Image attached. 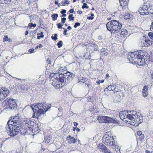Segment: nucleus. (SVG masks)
Segmentation results:
<instances>
[{
  "label": "nucleus",
  "instance_id": "nucleus-1",
  "mask_svg": "<svg viewBox=\"0 0 153 153\" xmlns=\"http://www.w3.org/2000/svg\"><path fill=\"white\" fill-rule=\"evenodd\" d=\"M49 107L45 103H39L36 105H32L30 107L33 112V117H36L42 114H45L48 110V107Z\"/></svg>",
  "mask_w": 153,
  "mask_h": 153
},
{
  "label": "nucleus",
  "instance_id": "nucleus-2",
  "mask_svg": "<svg viewBox=\"0 0 153 153\" xmlns=\"http://www.w3.org/2000/svg\"><path fill=\"white\" fill-rule=\"evenodd\" d=\"M122 25L119 21L112 20L108 22L106 26L108 30L110 31L111 33H120Z\"/></svg>",
  "mask_w": 153,
  "mask_h": 153
},
{
  "label": "nucleus",
  "instance_id": "nucleus-3",
  "mask_svg": "<svg viewBox=\"0 0 153 153\" xmlns=\"http://www.w3.org/2000/svg\"><path fill=\"white\" fill-rule=\"evenodd\" d=\"M22 122L20 120L19 117L17 116H13V117H11L10 119L7 123V125L6 127V130L7 133V132L8 128V131H9L10 129H14V128H19L20 127L21 125H22Z\"/></svg>",
  "mask_w": 153,
  "mask_h": 153
},
{
  "label": "nucleus",
  "instance_id": "nucleus-4",
  "mask_svg": "<svg viewBox=\"0 0 153 153\" xmlns=\"http://www.w3.org/2000/svg\"><path fill=\"white\" fill-rule=\"evenodd\" d=\"M3 103V107L4 109H7V110H14L15 111L19 109L16 100L8 98L4 101Z\"/></svg>",
  "mask_w": 153,
  "mask_h": 153
},
{
  "label": "nucleus",
  "instance_id": "nucleus-5",
  "mask_svg": "<svg viewBox=\"0 0 153 153\" xmlns=\"http://www.w3.org/2000/svg\"><path fill=\"white\" fill-rule=\"evenodd\" d=\"M22 125H21L20 127L19 128H15L14 129H10L9 131H8V128L7 132L8 134L11 137H13L17 135L19 133H20L21 134H25L26 133L28 132V129L27 128L24 127L22 126Z\"/></svg>",
  "mask_w": 153,
  "mask_h": 153
},
{
  "label": "nucleus",
  "instance_id": "nucleus-6",
  "mask_svg": "<svg viewBox=\"0 0 153 153\" xmlns=\"http://www.w3.org/2000/svg\"><path fill=\"white\" fill-rule=\"evenodd\" d=\"M65 74H59V78L56 80L55 82H53L52 85L56 88L59 89L67 85V82L65 81L64 77L66 76Z\"/></svg>",
  "mask_w": 153,
  "mask_h": 153
},
{
  "label": "nucleus",
  "instance_id": "nucleus-7",
  "mask_svg": "<svg viewBox=\"0 0 153 153\" xmlns=\"http://www.w3.org/2000/svg\"><path fill=\"white\" fill-rule=\"evenodd\" d=\"M138 11L141 15L152 14L153 12V7L149 3L144 2L142 7L139 8Z\"/></svg>",
  "mask_w": 153,
  "mask_h": 153
},
{
  "label": "nucleus",
  "instance_id": "nucleus-8",
  "mask_svg": "<svg viewBox=\"0 0 153 153\" xmlns=\"http://www.w3.org/2000/svg\"><path fill=\"white\" fill-rule=\"evenodd\" d=\"M98 120L100 123H118V120L113 118L106 116H99Z\"/></svg>",
  "mask_w": 153,
  "mask_h": 153
},
{
  "label": "nucleus",
  "instance_id": "nucleus-9",
  "mask_svg": "<svg viewBox=\"0 0 153 153\" xmlns=\"http://www.w3.org/2000/svg\"><path fill=\"white\" fill-rule=\"evenodd\" d=\"M102 142H105L104 143L109 146H111L114 144V140L113 137L106 134L102 138Z\"/></svg>",
  "mask_w": 153,
  "mask_h": 153
},
{
  "label": "nucleus",
  "instance_id": "nucleus-10",
  "mask_svg": "<svg viewBox=\"0 0 153 153\" xmlns=\"http://www.w3.org/2000/svg\"><path fill=\"white\" fill-rule=\"evenodd\" d=\"M137 53H138L136 52L135 51L134 52H131L128 55V59H129L131 63L132 64H135V63H136L137 60V58H138V56Z\"/></svg>",
  "mask_w": 153,
  "mask_h": 153
},
{
  "label": "nucleus",
  "instance_id": "nucleus-11",
  "mask_svg": "<svg viewBox=\"0 0 153 153\" xmlns=\"http://www.w3.org/2000/svg\"><path fill=\"white\" fill-rule=\"evenodd\" d=\"M125 112V111H120L119 114V116L121 120H122L124 122L127 123H128L130 124L131 125H133L134 124H133L134 122H132V121H129L127 119L128 118H130L131 117V115H129L128 117L127 116L123 115V114Z\"/></svg>",
  "mask_w": 153,
  "mask_h": 153
},
{
  "label": "nucleus",
  "instance_id": "nucleus-12",
  "mask_svg": "<svg viewBox=\"0 0 153 153\" xmlns=\"http://www.w3.org/2000/svg\"><path fill=\"white\" fill-rule=\"evenodd\" d=\"M9 91L6 88H1L0 89V100H4L8 95Z\"/></svg>",
  "mask_w": 153,
  "mask_h": 153
},
{
  "label": "nucleus",
  "instance_id": "nucleus-13",
  "mask_svg": "<svg viewBox=\"0 0 153 153\" xmlns=\"http://www.w3.org/2000/svg\"><path fill=\"white\" fill-rule=\"evenodd\" d=\"M64 74H67L64 78L65 81H66L67 82V84L72 81L73 78L75 77V74L72 73H71L70 72H68L66 73H65Z\"/></svg>",
  "mask_w": 153,
  "mask_h": 153
},
{
  "label": "nucleus",
  "instance_id": "nucleus-14",
  "mask_svg": "<svg viewBox=\"0 0 153 153\" xmlns=\"http://www.w3.org/2000/svg\"><path fill=\"white\" fill-rule=\"evenodd\" d=\"M125 112L123 113H124L123 114V115L126 116L128 117L129 115H131V117L130 118H128L127 119L129 120V121H131V119H132L135 118L136 117V116L135 114H136V111H124Z\"/></svg>",
  "mask_w": 153,
  "mask_h": 153
},
{
  "label": "nucleus",
  "instance_id": "nucleus-15",
  "mask_svg": "<svg viewBox=\"0 0 153 153\" xmlns=\"http://www.w3.org/2000/svg\"><path fill=\"white\" fill-rule=\"evenodd\" d=\"M44 141L46 144L52 143V137L50 134L45 135Z\"/></svg>",
  "mask_w": 153,
  "mask_h": 153
},
{
  "label": "nucleus",
  "instance_id": "nucleus-16",
  "mask_svg": "<svg viewBox=\"0 0 153 153\" xmlns=\"http://www.w3.org/2000/svg\"><path fill=\"white\" fill-rule=\"evenodd\" d=\"M141 45L143 47H148L152 44L150 40H143L141 42Z\"/></svg>",
  "mask_w": 153,
  "mask_h": 153
},
{
  "label": "nucleus",
  "instance_id": "nucleus-17",
  "mask_svg": "<svg viewBox=\"0 0 153 153\" xmlns=\"http://www.w3.org/2000/svg\"><path fill=\"white\" fill-rule=\"evenodd\" d=\"M34 125V123L32 121L30 120H27L25 122V126L27 127L28 130H30V128L31 129V127H33Z\"/></svg>",
  "mask_w": 153,
  "mask_h": 153
},
{
  "label": "nucleus",
  "instance_id": "nucleus-18",
  "mask_svg": "<svg viewBox=\"0 0 153 153\" xmlns=\"http://www.w3.org/2000/svg\"><path fill=\"white\" fill-rule=\"evenodd\" d=\"M136 52H137L138 53H137V55L139 57H142V58H145V57H146V56H145V54L146 52L144 51H143L141 50H139L137 51H136Z\"/></svg>",
  "mask_w": 153,
  "mask_h": 153
},
{
  "label": "nucleus",
  "instance_id": "nucleus-19",
  "mask_svg": "<svg viewBox=\"0 0 153 153\" xmlns=\"http://www.w3.org/2000/svg\"><path fill=\"white\" fill-rule=\"evenodd\" d=\"M135 115L136 116V117H135V118L134 119H131L132 122H134V123L133 124H134L133 125H135V123H136L137 122L139 123H140L143 122V119H140V118H137V117H138V115L137 114V113L136 112V114H135Z\"/></svg>",
  "mask_w": 153,
  "mask_h": 153
},
{
  "label": "nucleus",
  "instance_id": "nucleus-20",
  "mask_svg": "<svg viewBox=\"0 0 153 153\" xmlns=\"http://www.w3.org/2000/svg\"><path fill=\"white\" fill-rule=\"evenodd\" d=\"M67 139L68 141V143L70 144L74 143L76 141V139L74 137H71V136H69L67 138Z\"/></svg>",
  "mask_w": 153,
  "mask_h": 153
},
{
  "label": "nucleus",
  "instance_id": "nucleus-21",
  "mask_svg": "<svg viewBox=\"0 0 153 153\" xmlns=\"http://www.w3.org/2000/svg\"><path fill=\"white\" fill-rule=\"evenodd\" d=\"M145 59H146V58H142L141 59H140V62H136V63H135V64H137L140 66L143 65L146 63H147V60H146V61H145Z\"/></svg>",
  "mask_w": 153,
  "mask_h": 153
},
{
  "label": "nucleus",
  "instance_id": "nucleus-22",
  "mask_svg": "<svg viewBox=\"0 0 153 153\" xmlns=\"http://www.w3.org/2000/svg\"><path fill=\"white\" fill-rule=\"evenodd\" d=\"M113 101L114 102H117L119 101V98H120V96L118 95H117L115 94V93H114V94L113 96Z\"/></svg>",
  "mask_w": 153,
  "mask_h": 153
},
{
  "label": "nucleus",
  "instance_id": "nucleus-23",
  "mask_svg": "<svg viewBox=\"0 0 153 153\" xmlns=\"http://www.w3.org/2000/svg\"><path fill=\"white\" fill-rule=\"evenodd\" d=\"M97 148L99 149H101V150L104 151V150L107 148V147L102 143H101L98 145Z\"/></svg>",
  "mask_w": 153,
  "mask_h": 153
},
{
  "label": "nucleus",
  "instance_id": "nucleus-24",
  "mask_svg": "<svg viewBox=\"0 0 153 153\" xmlns=\"http://www.w3.org/2000/svg\"><path fill=\"white\" fill-rule=\"evenodd\" d=\"M119 34L120 33L121 35H123L124 37L125 36H126L128 34V31L125 29H122V30L121 31L120 33H119Z\"/></svg>",
  "mask_w": 153,
  "mask_h": 153
},
{
  "label": "nucleus",
  "instance_id": "nucleus-25",
  "mask_svg": "<svg viewBox=\"0 0 153 153\" xmlns=\"http://www.w3.org/2000/svg\"><path fill=\"white\" fill-rule=\"evenodd\" d=\"M115 86V85H109L107 87V90L108 91H116L115 89H116V88H114Z\"/></svg>",
  "mask_w": 153,
  "mask_h": 153
},
{
  "label": "nucleus",
  "instance_id": "nucleus-26",
  "mask_svg": "<svg viewBox=\"0 0 153 153\" xmlns=\"http://www.w3.org/2000/svg\"><path fill=\"white\" fill-rule=\"evenodd\" d=\"M101 52L103 55H104L105 56H107L108 54V50L105 48H102L101 50Z\"/></svg>",
  "mask_w": 153,
  "mask_h": 153
},
{
  "label": "nucleus",
  "instance_id": "nucleus-27",
  "mask_svg": "<svg viewBox=\"0 0 153 153\" xmlns=\"http://www.w3.org/2000/svg\"><path fill=\"white\" fill-rule=\"evenodd\" d=\"M89 46L92 47L93 48L94 51H97L98 50V48H97V45H96L95 44L92 43H89Z\"/></svg>",
  "mask_w": 153,
  "mask_h": 153
},
{
  "label": "nucleus",
  "instance_id": "nucleus-28",
  "mask_svg": "<svg viewBox=\"0 0 153 153\" xmlns=\"http://www.w3.org/2000/svg\"><path fill=\"white\" fill-rule=\"evenodd\" d=\"M132 15L129 13H126L125 14L124 18L125 19L128 20L131 18Z\"/></svg>",
  "mask_w": 153,
  "mask_h": 153
},
{
  "label": "nucleus",
  "instance_id": "nucleus-29",
  "mask_svg": "<svg viewBox=\"0 0 153 153\" xmlns=\"http://www.w3.org/2000/svg\"><path fill=\"white\" fill-rule=\"evenodd\" d=\"M11 0H0V3L1 4L5 3L9 4Z\"/></svg>",
  "mask_w": 153,
  "mask_h": 153
},
{
  "label": "nucleus",
  "instance_id": "nucleus-30",
  "mask_svg": "<svg viewBox=\"0 0 153 153\" xmlns=\"http://www.w3.org/2000/svg\"><path fill=\"white\" fill-rule=\"evenodd\" d=\"M58 16V15L57 14H54L51 15V17L53 21H55L56 20Z\"/></svg>",
  "mask_w": 153,
  "mask_h": 153
},
{
  "label": "nucleus",
  "instance_id": "nucleus-31",
  "mask_svg": "<svg viewBox=\"0 0 153 153\" xmlns=\"http://www.w3.org/2000/svg\"><path fill=\"white\" fill-rule=\"evenodd\" d=\"M61 4H62V5L65 6L66 4H69V2L67 0H64L62 1Z\"/></svg>",
  "mask_w": 153,
  "mask_h": 153
},
{
  "label": "nucleus",
  "instance_id": "nucleus-32",
  "mask_svg": "<svg viewBox=\"0 0 153 153\" xmlns=\"http://www.w3.org/2000/svg\"><path fill=\"white\" fill-rule=\"evenodd\" d=\"M34 126V127H33V128L32 129L33 130L34 129L35 131H38L39 130V125H38V124L36 125L35 124Z\"/></svg>",
  "mask_w": 153,
  "mask_h": 153
},
{
  "label": "nucleus",
  "instance_id": "nucleus-33",
  "mask_svg": "<svg viewBox=\"0 0 153 153\" xmlns=\"http://www.w3.org/2000/svg\"><path fill=\"white\" fill-rule=\"evenodd\" d=\"M148 57H149L148 59H149V61L153 63V53Z\"/></svg>",
  "mask_w": 153,
  "mask_h": 153
},
{
  "label": "nucleus",
  "instance_id": "nucleus-34",
  "mask_svg": "<svg viewBox=\"0 0 153 153\" xmlns=\"http://www.w3.org/2000/svg\"><path fill=\"white\" fill-rule=\"evenodd\" d=\"M73 15L72 14H70L68 16V18L70 21H73L74 20V17L73 16Z\"/></svg>",
  "mask_w": 153,
  "mask_h": 153
},
{
  "label": "nucleus",
  "instance_id": "nucleus-35",
  "mask_svg": "<svg viewBox=\"0 0 153 153\" xmlns=\"http://www.w3.org/2000/svg\"><path fill=\"white\" fill-rule=\"evenodd\" d=\"M143 95L144 97H146L148 95V91H147L143 90Z\"/></svg>",
  "mask_w": 153,
  "mask_h": 153
},
{
  "label": "nucleus",
  "instance_id": "nucleus-36",
  "mask_svg": "<svg viewBox=\"0 0 153 153\" xmlns=\"http://www.w3.org/2000/svg\"><path fill=\"white\" fill-rule=\"evenodd\" d=\"M120 148L118 147L115 149V150H114V153H120Z\"/></svg>",
  "mask_w": 153,
  "mask_h": 153
},
{
  "label": "nucleus",
  "instance_id": "nucleus-37",
  "mask_svg": "<svg viewBox=\"0 0 153 153\" xmlns=\"http://www.w3.org/2000/svg\"><path fill=\"white\" fill-rule=\"evenodd\" d=\"M57 45L59 48H61L62 46V41H59L57 44Z\"/></svg>",
  "mask_w": 153,
  "mask_h": 153
},
{
  "label": "nucleus",
  "instance_id": "nucleus-38",
  "mask_svg": "<svg viewBox=\"0 0 153 153\" xmlns=\"http://www.w3.org/2000/svg\"><path fill=\"white\" fill-rule=\"evenodd\" d=\"M57 34H55L54 35V36H51L52 39L55 41H56L57 39Z\"/></svg>",
  "mask_w": 153,
  "mask_h": 153
},
{
  "label": "nucleus",
  "instance_id": "nucleus-39",
  "mask_svg": "<svg viewBox=\"0 0 153 153\" xmlns=\"http://www.w3.org/2000/svg\"><path fill=\"white\" fill-rule=\"evenodd\" d=\"M28 26L30 27H35L36 26V24H33V23H30L28 24Z\"/></svg>",
  "mask_w": 153,
  "mask_h": 153
},
{
  "label": "nucleus",
  "instance_id": "nucleus-40",
  "mask_svg": "<svg viewBox=\"0 0 153 153\" xmlns=\"http://www.w3.org/2000/svg\"><path fill=\"white\" fill-rule=\"evenodd\" d=\"M148 36L150 39H153V32H149L148 33Z\"/></svg>",
  "mask_w": 153,
  "mask_h": 153
},
{
  "label": "nucleus",
  "instance_id": "nucleus-41",
  "mask_svg": "<svg viewBox=\"0 0 153 153\" xmlns=\"http://www.w3.org/2000/svg\"><path fill=\"white\" fill-rule=\"evenodd\" d=\"M82 9H84L85 8L88 9V6L87 5V4L85 3H83V5L82 6Z\"/></svg>",
  "mask_w": 153,
  "mask_h": 153
},
{
  "label": "nucleus",
  "instance_id": "nucleus-42",
  "mask_svg": "<svg viewBox=\"0 0 153 153\" xmlns=\"http://www.w3.org/2000/svg\"><path fill=\"white\" fill-rule=\"evenodd\" d=\"M105 150H104V152L105 153H112L111 151H110V150H109V149H108V148H107L106 149H105Z\"/></svg>",
  "mask_w": 153,
  "mask_h": 153
},
{
  "label": "nucleus",
  "instance_id": "nucleus-43",
  "mask_svg": "<svg viewBox=\"0 0 153 153\" xmlns=\"http://www.w3.org/2000/svg\"><path fill=\"white\" fill-rule=\"evenodd\" d=\"M8 38V36L7 35H5L3 38V42H4L7 41Z\"/></svg>",
  "mask_w": 153,
  "mask_h": 153
},
{
  "label": "nucleus",
  "instance_id": "nucleus-44",
  "mask_svg": "<svg viewBox=\"0 0 153 153\" xmlns=\"http://www.w3.org/2000/svg\"><path fill=\"white\" fill-rule=\"evenodd\" d=\"M56 25L57 26V27L59 29L62 28V25H61V23H57Z\"/></svg>",
  "mask_w": 153,
  "mask_h": 153
},
{
  "label": "nucleus",
  "instance_id": "nucleus-45",
  "mask_svg": "<svg viewBox=\"0 0 153 153\" xmlns=\"http://www.w3.org/2000/svg\"><path fill=\"white\" fill-rule=\"evenodd\" d=\"M80 24L79 23L76 22L75 24L74 25V27L75 28H76V27H77V26H80Z\"/></svg>",
  "mask_w": 153,
  "mask_h": 153
},
{
  "label": "nucleus",
  "instance_id": "nucleus-46",
  "mask_svg": "<svg viewBox=\"0 0 153 153\" xmlns=\"http://www.w3.org/2000/svg\"><path fill=\"white\" fill-rule=\"evenodd\" d=\"M66 18L65 17L62 18L61 19V22L62 23V24H64L66 20Z\"/></svg>",
  "mask_w": 153,
  "mask_h": 153
},
{
  "label": "nucleus",
  "instance_id": "nucleus-47",
  "mask_svg": "<svg viewBox=\"0 0 153 153\" xmlns=\"http://www.w3.org/2000/svg\"><path fill=\"white\" fill-rule=\"evenodd\" d=\"M148 85H146L143 87V90H144V91L145 90L146 91H148Z\"/></svg>",
  "mask_w": 153,
  "mask_h": 153
},
{
  "label": "nucleus",
  "instance_id": "nucleus-48",
  "mask_svg": "<svg viewBox=\"0 0 153 153\" xmlns=\"http://www.w3.org/2000/svg\"><path fill=\"white\" fill-rule=\"evenodd\" d=\"M43 32H41L40 33H38L37 34V35L39 36V35H40V36H41V38H43L44 37V36L43 35Z\"/></svg>",
  "mask_w": 153,
  "mask_h": 153
},
{
  "label": "nucleus",
  "instance_id": "nucleus-49",
  "mask_svg": "<svg viewBox=\"0 0 153 153\" xmlns=\"http://www.w3.org/2000/svg\"><path fill=\"white\" fill-rule=\"evenodd\" d=\"M139 138L140 140H143L144 138V135L143 134H142L139 136Z\"/></svg>",
  "mask_w": 153,
  "mask_h": 153
},
{
  "label": "nucleus",
  "instance_id": "nucleus-50",
  "mask_svg": "<svg viewBox=\"0 0 153 153\" xmlns=\"http://www.w3.org/2000/svg\"><path fill=\"white\" fill-rule=\"evenodd\" d=\"M123 4L124 5V6H127L128 4V2L126 1V0L125 1H123Z\"/></svg>",
  "mask_w": 153,
  "mask_h": 153
},
{
  "label": "nucleus",
  "instance_id": "nucleus-51",
  "mask_svg": "<svg viewBox=\"0 0 153 153\" xmlns=\"http://www.w3.org/2000/svg\"><path fill=\"white\" fill-rule=\"evenodd\" d=\"M34 49H33V48H31V49H29L28 50V51L30 53H33V52H34Z\"/></svg>",
  "mask_w": 153,
  "mask_h": 153
},
{
  "label": "nucleus",
  "instance_id": "nucleus-52",
  "mask_svg": "<svg viewBox=\"0 0 153 153\" xmlns=\"http://www.w3.org/2000/svg\"><path fill=\"white\" fill-rule=\"evenodd\" d=\"M64 30L63 33L64 35L65 36L67 35L66 33L67 32L68 30L67 29L64 28Z\"/></svg>",
  "mask_w": 153,
  "mask_h": 153
},
{
  "label": "nucleus",
  "instance_id": "nucleus-53",
  "mask_svg": "<svg viewBox=\"0 0 153 153\" xmlns=\"http://www.w3.org/2000/svg\"><path fill=\"white\" fill-rule=\"evenodd\" d=\"M66 12V10H65L63 9L62 10V11L60 12V13L62 14H64Z\"/></svg>",
  "mask_w": 153,
  "mask_h": 153
},
{
  "label": "nucleus",
  "instance_id": "nucleus-54",
  "mask_svg": "<svg viewBox=\"0 0 153 153\" xmlns=\"http://www.w3.org/2000/svg\"><path fill=\"white\" fill-rule=\"evenodd\" d=\"M142 134V132L141 131H137V136H139L140 135H141Z\"/></svg>",
  "mask_w": 153,
  "mask_h": 153
},
{
  "label": "nucleus",
  "instance_id": "nucleus-55",
  "mask_svg": "<svg viewBox=\"0 0 153 153\" xmlns=\"http://www.w3.org/2000/svg\"><path fill=\"white\" fill-rule=\"evenodd\" d=\"M150 29L151 30L153 31V22H152V24L150 26Z\"/></svg>",
  "mask_w": 153,
  "mask_h": 153
},
{
  "label": "nucleus",
  "instance_id": "nucleus-56",
  "mask_svg": "<svg viewBox=\"0 0 153 153\" xmlns=\"http://www.w3.org/2000/svg\"><path fill=\"white\" fill-rule=\"evenodd\" d=\"M87 19L89 20H92L94 19V17L92 16H88V17Z\"/></svg>",
  "mask_w": 153,
  "mask_h": 153
},
{
  "label": "nucleus",
  "instance_id": "nucleus-57",
  "mask_svg": "<svg viewBox=\"0 0 153 153\" xmlns=\"http://www.w3.org/2000/svg\"><path fill=\"white\" fill-rule=\"evenodd\" d=\"M142 58V57H139L138 58H137V62H140V59H141Z\"/></svg>",
  "mask_w": 153,
  "mask_h": 153
},
{
  "label": "nucleus",
  "instance_id": "nucleus-58",
  "mask_svg": "<svg viewBox=\"0 0 153 153\" xmlns=\"http://www.w3.org/2000/svg\"><path fill=\"white\" fill-rule=\"evenodd\" d=\"M74 11V9H71L69 10V12L70 13H73Z\"/></svg>",
  "mask_w": 153,
  "mask_h": 153
},
{
  "label": "nucleus",
  "instance_id": "nucleus-59",
  "mask_svg": "<svg viewBox=\"0 0 153 153\" xmlns=\"http://www.w3.org/2000/svg\"><path fill=\"white\" fill-rule=\"evenodd\" d=\"M74 126H77V125H78V124L76 122H74Z\"/></svg>",
  "mask_w": 153,
  "mask_h": 153
},
{
  "label": "nucleus",
  "instance_id": "nucleus-60",
  "mask_svg": "<svg viewBox=\"0 0 153 153\" xmlns=\"http://www.w3.org/2000/svg\"><path fill=\"white\" fill-rule=\"evenodd\" d=\"M120 6L121 7H123H123L124 6V5L123 4V2H120Z\"/></svg>",
  "mask_w": 153,
  "mask_h": 153
},
{
  "label": "nucleus",
  "instance_id": "nucleus-61",
  "mask_svg": "<svg viewBox=\"0 0 153 153\" xmlns=\"http://www.w3.org/2000/svg\"><path fill=\"white\" fill-rule=\"evenodd\" d=\"M102 39V36H98V39L99 40Z\"/></svg>",
  "mask_w": 153,
  "mask_h": 153
},
{
  "label": "nucleus",
  "instance_id": "nucleus-62",
  "mask_svg": "<svg viewBox=\"0 0 153 153\" xmlns=\"http://www.w3.org/2000/svg\"><path fill=\"white\" fill-rule=\"evenodd\" d=\"M8 153H17L16 151H12L10 153V152H9Z\"/></svg>",
  "mask_w": 153,
  "mask_h": 153
},
{
  "label": "nucleus",
  "instance_id": "nucleus-63",
  "mask_svg": "<svg viewBox=\"0 0 153 153\" xmlns=\"http://www.w3.org/2000/svg\"><path fill=\"white\" fill-rule=\"evenodd\" d=\"M80 82H83V83H85V82H86V81H85V80H84L83 79H81V80Z\"/></svg>",
  "mask_w": 153,
  "mask_h": 153
},
{
  "label": "nucleus",
  "instance_id": "nucleus-64",
  "mask_svg": "<svg viewBox=\"0 0 153 153\" xmlns=\"http://www.w3.org/2000/svg\"><path fill=\"white\" fill-rule=\"evenodd\" d=\"M77 13L78 14H81V13H82V12L81 11H79V10H78V11H77Z\"/></svg>",
  "mask_w": 153,
  "mask_h": 153
}]
</instances>
